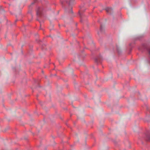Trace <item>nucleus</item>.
Listing matches in <instances>:
<instances>
[{"instance_id": "2", "label": "nucleus", "mask_w": 150, "mask_h": 150, "mask_svg": "<svg viewBox=\"0 0 150 150\" xmlns=\"http://www.w3.org/2000/svg\"><path fill=\"white\" fill-rule=\"evenodd\" d=\"M44 11V9L43 7H38L36 10L37 16H42Z\"/></svg>"}, {"instance_id": "1", "label": "nucleus", "mask_w": 150, "mask_h": 150, "mask_svg": "<svg viewBox=\"0 0 150 150\" xmlns=\"http://www.w3.org/2000/svg\"><path fill=\"white\" fill-rule=\"evenodd\" d=\"M74 0H63L61 1V3L62 6L63 7L65 5V4L69 5L74 4Z\"/></svg>"}, {"instance_id": "10", "label": "nucleus", "mask_w": 150, "mask_h": 150, "mask_svg": "<svg viewBox=\"0 0 150 150\" xmlns=\"http://www.w3.org/2000/svg\"><path fill=\"white\" fill-rule=\"evenodd\" d=\"M34 4V3L33 2L31 3V5H32L33 4Z\"/></svg>"}, {"instance_id": "5", "label": "nucleus", "mask_w": 150, "mask_h": 150, "mask_svg": "<svg viewBox=\"0 0 150 150\" xmlns=\"http://www.w3.org/2000/svg\"><path fill=\"white\" fill-rule=\"evenodd\" d=\"M80 7L81 8V9L80 11L79 12V14L80 18L81 19L83 15V12L84 11V10H83V9L82 8V7L80 6Z\"/></svg>"}, {"instance_id": "3", "label": "nucleus", "mask_w": 150, "mask_h": 150, "mask_svg": "<svg viewBox=\"0 0 150 150\" xmlns=\"http://www.w3.org/2000/svg\"><path fill=\"white\" fill-rule=\"evenodd\" d=\"M102 60V58L101 55H100L97 57L95 58V62L98 64L101 62V60Z\"/></svg>"}, {"instance_id": "6", "label": "nucleus", "mask_w": 150, "mask_h": 150, "mask_svg": "<svg viewBox=\"0 0 150 150\" xmlns=\"http://www.w3.org/2000/svg\"><path fill=\"white\" fill-rule=\"evenodd\" d=\"M148 52L149 53V57L148 59V63L150 64V48L148 50Z\"/></svg>"}, {"instance_id": "8", "label": "nucleus", "mask_w": 150, "mask_h": 150, "mask_svg": "<svg viewBox=\"0 0 150 150\" xmlns=\"http://www.w3.org/2000/svg\"><path fill=\"white\" fill-rule=\"evenodd\" d=\"M146 137L147 140L150 141V135H147Z\"/></svg>"}, {"instance_id": "4", "label": "nucleus", "mask_w": 150, "mask_h": 150, "mask_svg": "<svg viewBox=\"0 0 150 150\" xmlns=\"http://www.w3.org/2000/svg\"><path fill=\"white\" fill-rule=\"evenodd\" d=\"M105 10L109 14H111L112 12V9L110 7H108L105 8Z\"/></svg>"}, {"instance_id": "9", "label": "nucleus", "mask_w": 150, "mask_h": 150, "mask_svg": "<svg viewBox=\"0 0 150 150\" xmlns=\"http://www.w3.org/2000/svg\"><path fill=\"white\" fill-rule=\"evenodd\" d=\"M69 12H71V13H73L72 9V8H71V9L70 10V11Z\"/></svg>"}, {"instance_id": "7", "label": "nucleus", "mask_w": 150, "mask_h": 150, "mask_svg": "<svg viewBox=\"0 0 150 150\" xmlns=\"http://www.w3.org/2000/svg\"><path fill=\"white\" fill-rule=\"evenodd\" d=\"M103 31V28L102 24L100 25V32H102Z\"/></svg>"}]
</instances>
